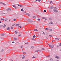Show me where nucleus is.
I'll list each match as a JSON object with an SVG mask.
<instances>
[{"label": "nucleus", "mask_w": 61, "mask_h": 61, "mask_svg": "<svg viewBox=\"0 0 61 61\" xmlns=\"http://www.w3.org/2000/svg\"><path fill=\"white\" fill-rule=\"evenodd\" d=\"M23 12L25 13V14L26 13V12H25V11H23Z\"/></svg>", "instance_id": "40"}, {"label": "nucleus", "mask_w": 61, "mask_h": 61, "mask_svg": "<svg viewBox=\"0 0 61 61\" xmlns=\"http://www.w3.org/2000/svg\"><path fill=\"white\" fill-rule=\"evenodd\" d=\"M1 23H2V22H1V21H0V24H1Z\"/></svg>", "instance_id": "60"}, {"label": "nucleus", "mask_w": 61, "mask_h": 61, "mask_svg": "<svg viewBox=\"0 0 61 61\" xmlns=\"http://www.w3.org/2000/svg\"><path fill=\"white\" fill-rule=\"evenodd\" d=\"M11 29H13V27H11Z\"/></svg>", "instance_id": "34"}, {"label": "nucleus", "mask_w": 61, "mask_h": 61, "mask_svg": "<svg viewBox=\"0 0 61 61\" xmlns=\"http://www.w3.org/2000/svg\"><path fill=\"white\" fill-rule=\"evenodd\" d=\"M55 39L56 40H59V39H58L57 38H55Z\"/></svg>", "instance_id": "19"}, {"label": "nucleus", "mask_w": 61, "mask_h": 61, "mask_svg": "<svg viewBox=\"0 0 61 61\" xmlns=\"http://www.w3.org/2000/svg\"><path fill=\"white\" fill-rule=\"evenodd\" d=\"M27 21L29 22H30V23H32V22H33V21H32V20H27Z\"/></svg>", "instance_id": "3"}, {"label": "nucleus", "mask_w": 61, "mask_h": 61, "mask_svg": "<svg viewBox=\"0 0 61 61\" xmlns=\"http://www.w3.org/2000/svg\"><path fill=\"white\" fill-rule=\"evenodd\" d=\"M1 36H4V35H5L4 34H2L1 35Z\"/></svg>", "instance_id": "24"}, {"label": "nucleus", "mask_w": 61, "mask_h": 61, "mask_svg": "<svg viewBox=\"0 0 61 61\" xmlns=\"http://www.w3.org/2000/svg\"><path fill=\"white\" fill-rule=\"evenodd\" d=\"M34 30L35 31H36V32H38V30H37L36 29H35Z\"/></svg>", "instance_id": "11"}, {"label": "nucleus", "mask_w": 61, "mask_h": 61, "mask_svg": "<svg viewBox=\"0 0 61 61\" xmlns=\"http://www.w3.org/2000/svg\"><path fill=\"white\" fill-rule=\"evenodd\" d=\"M5 20H7L8 19H5Z\"/></svg>", "instance_id": "55"}, {"label": "nucleus", "mask_w": 61, "mask_h": 61, "mask_svg": "<svg viewBox=\"0 0 61 61\" xmlns=\"http://www.w3.org/2000/svg\"><path fill=\"white\" fill-rule=\"evenodd\" d=\"M23 54H26V53L25 52H23Z\"/></svg>", "instance_id": "47"}, {"label": "nucleus", "mask_w": 61, "mask_h": 61, "mask_svg": "<svg viewBox=\"0 0 61 61\" xmlns=\"http://www.w3.org/2000/svg\"><path fill=\"white\" fill-rule=\"evenodd\" d=\"M48 45L50 47V48H51V49H52V48L54 46L53 45H52L51 46V45H50L48 44Z\"/></svg>", "instance_id": "2"}, {"label": "nucleus", "mask_w": 61, "mask_h": 61, "mask_svg": "<svg viewBox=\"0 0 61 61\" xmlns=\"http://www.w3.org/2000/svg\"><path fill=\"white\" fill-rule=\"evenodd\" d=\"M49 30L50 31H52V29H49Z\"/></svg>", "instance_id": "9"}, {"label": "nucleus", "mask_w": 61, "mask_h": 61, "mask_svg": "<svg viewBox=\"0 0 61 61\" xmlns=\"http://www.w3.org/2000/svg\"><path fill=\"white\" fill-rule=\"evenodd\" d=\"M3 51H4V50H3V49L1 51L3 52Z\"/></svg>", "instance_id": "42"}, {"label": "nucleus", "mask_w": 61, "mask_h": 61, "mask_svg": "<svg viewBox=\"0 0 61 61\" xmlns=\"http://www.w3.org/2000/svg\"><path fill=\"white\" fill-rule=\"evenodd\" d=\"M21 48H22L23 47V46H20Z\"/></svg>", "instance_id": "49"}, {"label": "nucleus", "mask_w": 61, "mask_h": 61, "mask_svg": "<svg viewBox=\"0 0 61 61\" xmlns=\"http://www.w3.org/2000/svg\"><path fill=\"white\" fill-rule=\"evenodd\" d=\"M57 47H59L58 46H57Z\"/></svg>", "instance_id": "58"}, {"label": "nucleus", "mask_w": 61, "mask_h": 61, "mask_svg": "<svg viewBox=\"0 0 61 61\" xmlns=\"http://www.w3.org/2000/svg\"><path fill=\"white\" fill-rule=\"evenodd\" d=\"M12 43H13V44H14V43H15V42L14 41H13L12 42Z\"/></svg>", "instance_id": "48"}, {"label": "nucleus", "mask_w": 61, "mask_h": 61, "mask_svg": "<svg viewBox=\"0 0 61 61\" xmlns=\"http://www.w3.org/2000/svg\"><path fill=\"white\" fill-rule=\"evenodd\" d=\"M6 10L7 11H8L9 10H10V11H11V9H10V8H8V9H7Z\"/></svg>", "instance_id": "8"}, {"label": "nucleus", "mask_w": 61, "mask_h": 61, "mask_svg": "<svg viewBox=\"0 0 61 61\" xmlns=\"http://www.w3.org/2000/svg\"><path fill=\"white\" fill-rule=\"evenodd\" d=\"M31 39L32 40H35V39H34V38H32Z\"/></svg>", "instance_id": "31"}, {"label": "nucleus", "mask_w": 61, "mask_h": 61, "mask_svg": "<svg viewBox=\"0 0 61 61\" xmlns=\"http://www.w3.org/2000/svg\"><path fill=\"white\" fill-rule=\"evenodd\" d=\"M32 58H36V57L33 56L32 57Z\"/></svg>", "instance_id": "35"}, {"label": "nucleus", "mask_w": 61, "mask_h": 61, "mask_svg": "<svg viewBox=\"0 0 61 61\" xmlns=\"http://www.w3.org/2000/svg\"><path fill=\"white\" fill-rule=\"evenodd\" d=\"M51 3H52V4H53V3L52 2V1L51 0Z\"/></svg>", "instance_id": "57"}, {"label": "nucleus", "mask_w": 61, "mask_h": 61, "mask_svg": "<svg viewBox=\"0 0 61 61\" xmlns=\"http://www.w3.org/2000/svg\"><path fill=\"white\" fill-rule=\"evenodd\" d=\"M25 56L24 55H23V57L22 58L23 59H24V58H25Z\"/></svg>", "instance_id": "14"}, {"label": "nucleus", "mask_w": 61, "mask_h": 61, "mask_svg": "<svg viewBox=\"0 0 61 61\" xmlns=\"http://www.w3.org/2000/svg\"><path fill=\"white\" fill-rule=\"evenodd\" d=\"M20 28H21V26H20Z\"/></svg>", "instance_id": "56"}, {"label": "nucleus", "mask_w": 61, "mask_h": 61, "mask_svg": "<svg viewBox=\"0 0 61 61\" xmlns=\"http://www.w3.org/2000/svg\"><path fill=\"white\" fill-rule=\"evenodd\" d=\"M38 21H40V19H38Z\"/></svg>", "instance_id": "38"}, {"label": "nucleus", "mask_w": 61, "mask_h": 61, "mask_svg": "<svg viewBox=\"0 0 61 61\" xmlns=\"http://www.w3.org/2000/svg\"><path fill=\"white\" fill-rule=\"evenodd\" d=\"M21 36V35H18V36Z\"/></svg>", "instance_id": "45"}, {"label": "nucleus", "mask_w": 61, "mask_h": 61, "mask_svg": "<svg viewBox=\"0 0 61 61\" xmlns=\"http://www.w3.org/2000/svg\"><path fill=\"white\" fill-rule=\"evenodd\" d=\"M28 44V42H27L25 44Z\"/></svg>", "instance_id": "44"}, {"label": "nucleus", "mask_w": 61, "mask_h": 61, "mask_svg": "<svg viewBox=\"0 0 61 61\" xmlns=\"http://www.w3.org/2000/svg\"><path fill=\"white\" fill-rule=\"evenodd\" d=\"M43 34H44V35H46V34H45V33H44V32H43Z\"/></svg>", "instance_id": "50"}, {"label": "nucleus", "mask_w": 61, "mask_h": 61, "mask_svg": "<svg viewBox=\"0 0 61 61\" xmlns=\"http://www.w3.org/2000/svg\"><path fill=\"white\" fill-rule=\"evenodd\" d=\"M14 20V21H15V20H16V19H15Z\"/></svg>", "instance_id": "53"}, {"label": "nucleus", "mask_w": 61, "mask_h": 61, "mask_svg": "<svg viewBox=\"0 0 61 61\" xmlns=\"http://www.w3.org/2000/svg\"><path fill=\"white\" fill-rule=\"evenodd\" d=\"M25 61H28V60H26Z\"/></svg>", "instance_id": "61"}, {"label": "nucleus", "mask_w": 61, "mask_h": 61, "mask_svg": "<svg viewBox=\"0 0 61 61\" xmlns=\"http://www.w3.org/2000/svg\"><path fill=\"white\" fill-rule=\"evenodd\" d=\"M33 18H36V17L35 16H33Z\"/></svg>", "instance_id": "26"}, {"label": "nucleus", "mask_w": 61, "mask_h": 61, "mask_svg": "<svg viewBox=\"0 0 61 61\" xmlns=\"http://www.w3.org/2000/svg\"><path fill=\"white\" fill-rule=\"evenodd\" d=\"M44 12H46V10H44Z\"/></svg>", "instance_id": "41"}, {"label": "nucleus", "mask_w": 61, "mask_h": 61, "mask_svg": "<svg viewBox=\"0 0 61 61\" xmlns=\"http://www.w3.org/2000/svg\"><path fill=\"white\" fill-rule=\"evenodd\" d=\"M49 36H50V37H52V36L51 35H49Z\"/></svg>", "instance_id": "37"}, {"label": "nucleus", "mask_w": 61, "mask_h": 61, "mask_svg": "<svg viewBox=\"0 0 61 61\" xmlns=\"http://www.w3.org/2000/svg\"><path fill=\"white\" fill-rule=\"evenodd\" d=\"M53 23H49V24L50 25H51H51H53Z\"/></svg>", "instance_id": "23"}, {"label": "nucleus", "mask_w": 61, "mask_h": 61, "mask_svg": "<svg viewBox=\"0 0 61 61\" xmlns=\"http://www.w3.org/2000/svg\"><path fill=\"white\" fill-rule=\"evenodd\" d=\"M10 1H15V0H9Z\"/></svg>", "instance_id": "52"}, {"label": "nucleus", "mask_w": 61, "mask_h": 61, "mask_svg": "<svg viewBox=\"0 0 61 61\" xmlns=\"http://www.w3.org/2000/svg\"><path fill=\"white\" fill-rule=\"evenodd\" d=\"M45 18H44V17H42V19H45Z\"/></svg>", "instance_id": "43"}, {"label": "nucleus", "mask_w": 61, "mask_h": 61, "mask_svg": "<svg viewBox=\"0 0 61 61\" xmlns=\"http://www.w3.org/2000/svg\"><path fill=\"white\" fill-rule=\"evenodd\" d=\"M60 46H61V43H60Z\"/></svg>", "instance_id": "54"}, {"label": "nucleus", "mask_w": 61, "mask_h": 61, "mask_svg": "<svg viewBox=\"0 0 61 61\" xmlns=\"http://www.w3.org/2000/svg\"><path fill=\"white\" fill-rule=\"evenodd\" d=\"M57 61H58V60H57Z\"/></svg>", "instance_id": "63"}, {"label": "nucleus", "mask_w": 61, "mask_h": 61, "mask_svg": "<svg viewBox=\"0 0 61 61\" xmlns=\"http://www.w3.org/2000/svg\"><path fill=\"white\" fill-rule=\"evenodd\" d=\"M42 50H45V49H44V48H43L42 49Z\"/></svg>", "instance_id": "36"}, {"label": "nucleus", "mask_w": 61, "mask_h": 61, "mask_svg": "<svg viewBox=\"0 0 61 61\" xmlns=\"http://www.w3.org/2000/svg\"><path fill=\"white\" fill-rule=\"evenodd\" d=\"M39 51L40 52H41L42 51L41 50H38L35 51V52H39Z\"/></svg>", "instance_id": "4"}, {"label": "nucleus", "mask_w": 61, "mask_h": 61, "mask_svg": "<svg viewBox=\"0 0 61 61\" xmlns=\"http://www.w3.org/2000/svg\"><path fill=\"white\" fill-rule=\"evenodd\" d=\"M31 48H34V46H32L31 47Z\"/></svg>", "instance_id": "27"}, {"label": "nucleus", "mask_w": 61, "mask_h": 61, "mask_svg": "<svg viewBox=\"0 0 61 61\" xmlns=\"http://www.w3.org/2000/svg\"><path fill=\"white\" fill-rule=\"evenodd\" d=\"M0 4H1V5H5L6 4H5L4 3L2 2H0Z\"/></svg>", "instance_id": "5"}, {"label": "nucleus", "mask_w": 61, "mask_h": 61, "mask_svg": "<svg viewBox=\"0 0 61 61\" xmlns=\"http://www.w3.org/2000/svg\"><path fill=\"white\" fill-rule=\"evenodd\" d=\"M25 15H28V16H30V14H29L27 13L25 14Z\"/></svg>", "instance_id": "6"}, {"label": "nucleus", "mask_w": 61, "mask_h": 61, "mask_svg": "<svg viewBox=\"0 0 61 61\" xmlns=\"http://www.w3.org/2000/svg\"><path fill=\"white\" fill-rule=\"evenodd\" d=\"M52 42H54V41H52Z\"/></svg>", "instance_id": "64"}, {"label": "nucleus", "mask_w": 61, "mask_h": 61, "mask_svg": "<svg viewBox=\"0 0 61 61\" xmlns=\"http://www.w3.org/2000/svg\"><path fill=\"white\" fill-rule=\"evenodd\" d=\"M56 10V8L55 7L54 8V9L53 10V11L54 12H55V13H56V12H58V11H57V10Z\"/></svg>", "instance_id": "1"}, {"label": "nucleus", "mask_w": 61, "mask_h": 61, "mask_svg": "<svg viewBox=\"0 0 61 61\" xmlns=\"http://www.w3.org/2000/svg\"><path fill=\"white\" fill-rule=\"evenodd\" d=\"M49 20H52V18H49Z\"/></svg>", "instance_id": "33"}, {"label": "nucleus", "mask_w": 61, "mask_h": 61, "mask_svg": "<svg viewBox=\"0 0 61 61\" xmlns=\"http://www.w3.org/2000/svg\"><path fill=\"white\" fill-rule=\"evenodd\" d=\"M19 24H18L16 25L15 26H19Z\"/></svg>", "instance_id": "16"}, {"label": "nucleus", "mask_w": 61, "mask_h": 61, "mask_svg": "<svg viewBox=\"0 0 61 61\" xmlns=\"http://www.w3.org/2000/svg\"><path fill=\"white\" fill-rule=\"evenodd\" d=\"M14 25H15V24H14L13 25H12L13 26H14Z\"/></svg>", "instance_id": "51"}, {"label": "nucleus", "mask_w": 61, "mask_h": 61, "mask_svg": "<svg viewBox=\"0 0 61 61\" xmlns=\"http://www.w3.org/2000/svg\"><path fill=\"white\" fill-rule=\"evenodd\" d=\"M1 20H3V21H4V20H4V19H1Z\"/></svg>", "instance_id": "28"}, {"label": "nucleus", "mask_w": 61, "mask_h": 61, "mask_svg": "<svg viewBox=\"0 0 61 61\" xmlns=\"http://www.w3.org/2000/svg\"><path fill=\"white\" fill-rule=\"evenodd\" d=\"M14 33H15V34H17V33H18V32H17L16 31H15L14 32Z\"/></svg>", "instance_id": "10"}, {"label": "nucleus", "mask_w": 61, "mask_h": 61, "mask_svg": "<svg viewBox=\"0 0 61 61\" xmlns=\"http://www.w3.org/2000/svg\"><path fill=\"white\" fill-rule=\"evenodd\" d=\"M10 61H13V60H11V59H10Z\"/></svg>", "instance_id": "46"}, {"label": "nucleus", "mask_w": 61, "mask_h": 61, "mask_svg": "<svg viewBox=\"0 0 61 61\" xmlns=\"http://www.w3.org/2000/svg\"><path fill=\"white\" fill-rule=\"evenodd\" d=\"M53 8H54V7L53 6H51L49 7V9H53Z\"/></svg>", "instance_id": "7"}, {"label": "nucleus", "mask_w": 61, "mask_h": 61, "mask_svg": "<svg viewBox=\"0 0 61 61\" xmlns=\"http://www.w3.org/2000/svg\"><path fill=\"white\" fill-rule=\"evenodd\" d=\"M7 30H10V28H9V27H8L7 28Z\"/></svg>", "instance_id": "18"}, {"label": "nucleus", "mask_w": 61, "mask_h": 61, "mask_svg": "<svg viewBox=\"0 0 61 61\" xmlns=\"http://www.w3.org/2000/svg\"><path fill=\"white\" fill-rule=\"evenodd\" d=\"M36 37V36H35V35H34L33 36V38H35Z\"/></svg>", "instance_id": "25"}, {"label": "nucleus", "mask_w": 61, "mask_h": 61, "mask_svg": "<svg viewBox=\"0 0 61 61\" xmlns=\"http://www.w3.org/2000/svg\"><path fill=\"white\" fill-rule=\"evenodd\" d=\"M46 39H48V38H47V37H46Z\"/></svg>", "instance_id": "62"}, {"label": "nucleus", "mask_w": 61, "mask_h": 61, "mask_svg": "<svg viewBox=\"0 0 61 61\" xmlns=\"http://www.w3.org/2000/svg\"><path fill=\"white\" fill-rule=\"evenodd\" d=\"M18 5V6H20V7H23V6L22 5Z\"/></svg>", "instance_id": "22"}, {"label": "nucleus", "mask_w": 61, "mask_h": 61, "mask_svg": "<svg viewBox=\"0 0 61 61\" xmlns=\"http://www.w3.org/2000/svg\"><path fill=\"white\" fill-rule=\"evenodd\" d=\"M55 57V58H57V59H58V58H59V57H58V56Z\"/></svg>", "instance_id": "15"}, {"label": "nucleus", "mask_w": 61, "mask_h": 61, "mask_svg": "<svg viewBox=\"0 0 61 61\" xmlns=\"http://www.w3.org/2000/svg\"><path fill=\"white\" fill-rule=\"evenodd\" d=\"M37 1H38V0H37L36 1V2H37Z\"/></svg>", "instance_id": "59"}, {"label": "nucleus", "mask_w": 61, "mask_h": 61, "mask_svg": "<svg viewBox=\"0 0 61 61\" xmlns=\"http://www.w3.org/2000/svg\"><path fill=\"white\" fill-rule=\"evenodd\" d=\"M38 2H40L41 1V0H38Z\"/></svg>", "instance_id": "39"}, {"label": "nucleus", "mask_w": 61, "mask_h": 61, "mask_svg": "<svg viewBox=\"0 0 61 61\" xmlns=\"http://www.w3.org/2000/svg\"><path fill=\"white\" fill-rule=\"evenodd\" d=\"M49 28H46L45 29V30H49Z\"/></svg>", "instance_id": "20"}, {"label": "nucleus", "mask_w": 61, "mask_h": 61, "mask_svg": "<svg viewBox=\"0 0 61 61\" xmlns=\"http://www.w3.org/2000/svg\"><path fill=\"white\" fill-rule=\"evenodd\" d=\"M21 11H22V12H23V11H24V10H23V9H21Z\"/></svg>", "instance_id": "32"}, {"label": "nucleus", "mask_w": 61, "mask_h": 61, "mask_svg": "<svg viewBox=\"0 0 61 61\" xmlns=\"http://www.w3.org/2000/svg\"><path fill=\"white\" fill-rule=\"evenodd\" d=\"M50 61H53V59L52 58H51L50 59Z\"/></svg>", "instance_id": "12"}, {"label": "nucleus", "mask_w": 61, "mask_h": 61, "mask_svg": "<svg viewBox=\"0 0 61 61\" xmlns=\"http://www.w3.org/2000/svg\"><path fill=\"white\" fill-rule=\"evenodd\" d=\"M13 7H15V8H17V7H16L14 5H13Z\"/></svg>", "instance_id": "13"}, {"label": "nucleus", "mask_w": 61, "mask_h": 61, "mask_svg": "<svg viewBox=\"0 0 61 61\" xmlns=\"http://www.w3.org/2000/svg\"><path fill=\"white\" fill-rule=\"evenodd\" d=\"M14 40H17V38H14Z\"/></svg>", "instance_id": "21"}, {"label": "nucleus", "mask_w": 61, "mask_h": 61, "mask_svg": "<svg viewBox=\"0 0 61 61\" xmlns=\"http://www.w3.org/2000/svg\"><path fill=\"white\" fill-rule=\"evenodd\" d=\"M3 27V25H0V27Z\"/></svg>", "instance_id": "30"}, {"label": "nucleus", "mask_w": 61, "mask_h": 61, "mask_svg": "<svg viewBox=\"0 0 61 61\" xmlns=\"http://www.w3.org/2000/svg\"><path fill=\"white\" fill-rule=\"evenodd\" d=\"M44 19H45V20H47V19L46 18H45Z\"/></svg>", "instance_id": "29"}, {"label": "nucleus", "mask_w": 61, "mask_h": 61, "mask_svg": "<svg viewBox=\"0 0 61 61\" xmlns=\"http://www.w3.org/2000/svg\"><path fill=\"white\" fill-rule=\"evenodd\" d=\"M6 26V25H5V24H4V26H3V28H5V27Z\"/></svg>", "instance_id": "17"}]
</instances>
